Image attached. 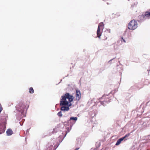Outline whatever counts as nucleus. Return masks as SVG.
<instances>
[{"instance_id": "nucleus-4", "label": "nucleus", "mask_w": 150, "mask_h": 150, "mask_svg": "<svg viewBox=\"0 0 150 150\" xmlns=\"http://www.w3.org/2000/svg\"><path fill=\"white\" fill-rule=\"evenodd\" d=\"M51 144L48 143V148L46 150H55L59 146V143L56 139H54L51 141Z\"/></svg>"}, {"instance_id": "nucleus-26", "label": "nucleus", "mask_w": 150, "mask_h": 150, "mask_svg": "<svg viewBox=\"0 0 150 150\" xmlns=\"http://www.w3.org/2000/svg\"><path fill=\"white\" fill-rule=\"evenodd\" d=\"M23 120H24H24H24V119H22V121Z\"/></svg>"}, {"instance_id": "nucleus-16", "label": "nucleus", "mask_w": 150, "mask_h": 150, "mask_svg": "<svg viewBox=\"0 0 150 150\" xmlns=\"http://www.w3.org/2000/svg\"><path fill=\"white\" fill-rule=\"evenodd\" d=\"M59 130V128L58 127H55L53 129L52 131L53 133H57Z\"/></svg>"}, {"instance_id": "nucleus-27", "label": "nucleus", "mask_w": 150, "mask_h": 150, "mask_svg": "<svg viewBox=\"0 0 150 150\" xmlns=\"http://www.w3.org/2000/svg\"><path fill=\"white\" fill-rule=\"evenodd\" d=\"M62 81V79H61V81Z\"/></svg>"}, {"instance_id": "nucleus-15", "label": "nucleus", "mask_w": 150, "mask_h": 150, "mask_svg": "<svg viewBox=\"0 0 150 150\" xmlns=\"http://www.w3.org/2000/svg\"><path fill=\"white\" fill-rule=\"evenodd\" d=\"M124 140L123 138L122 137L119 139L117 141V143L115 144L116 145H119L121 142L122 141Z\"/></svg>"}, {"instance_id": "nucleus-9", "label": "nucleus", "mask_w": 150, "mask_h": 150, "mask_svg": "<svg viewBox=\"0 0 150 150\" xmlns=\"http://www.w3.org/2000/svg\"><path fill=\"white\" fill-rule=\"evenodd\" d=\"M105 141V139L102 140L101 141L99 140L97 142H96V148H94L93 149V150H97V148H98L101 144H103L104 142Z\"/></svg>"}, {"instance_id": "nucleus-13", "label": "nucleus", "mask_w": 150, "mask_h": 150, "mask_svg": "<svg viewBox=\"0 0 150 150\" xmlns=\"http://www.w3.org/2000/svg\"><path fill=\"white\" fill-rule=\"evenodd\" d=\"M97 111L96 110H93L92 111H90L89 112V115L92 117H94L97 113Z\"/></svg>"}, {"instance_id": "nucleus-3", "label": "nucleus", "mask_w": 150, "mask_h": 150, "mask_svg": "<svg viewBox=\"0 0 150 150\" xmlns=\"http://www.w3.org/2000/svg\"><path fill=\"white\" fill-rule=\"evenodd\" d=\"M74 98V97L72 95H70L69 93H67L64 94V96H62L60 101L63 102L62 103L64 104H69L71 105V102L73 100Z\"/></svg>"}, {"instance_id": "nucleus-17", "label": "nucleus", "mask_w": 150, "mask_h": 150, "mask_svg": "<svg viewBox=\"0 0 150 150\" xmlns=\"http://www.w3.org/2000/svg\"><path fill=\"white\" fill-rule=\"evenodd\" d=\"M29 92L31 94H33L34 93V91L32 87H31L29 88Z\"/></svg>"}, {"instance_id": "nucleus-5", "label": "nucleus", "mask_w": 150, "mask_h": 150, "mask_svg": "<svg viewBox=\"0 0 150 150\" xmlns=\"http://www.w3.org/2000/svg\"><path fill=\"white\" fill-rule=\"evenodd\" d=\"M100 99L103 100L100 101V103L103 106H105L107 104L112 101L111 97L109 98L108 96L107 95H104L102 98Z\"/></svg>"}, {"instance_id": "nucleus-18", "label": "nucleus", "mask_w": 150, "mask_h": 150, "mask_svg": "<svg viewBox=\"0 0 150 150\" xmlns=\"http://www.w3.org/2000/svg\"><path fill=\"white\" fill-rule=\"evenodd\" d=\"M126 38H124V36H123H123H122L121 37V42H124V43H125L126 42V41H125V39Z\"/></svg>"}, {"instance_id": "nucleus-12", "label": "nucleus", "mask_w": 150, "mask_h": 150, "mask_svg": "<svg viewBox=\"0 0 150 150\" xmlns=\"http://www.w3.org/2000/svg\"><path fill=\"white\" fill-rule=\"evenodd\" d=\"M76 100H79L81 98V92L79 90H77L76 91Z\"/></svg>"}, {"instance_id": "nucleus-2", "label": "nucleus", "mask_w": 150, "mask_h": 150, "mask_svg": "<svg viewBox=\"0 0 150 150\" xmlns=\"http://www.w3.org/2000/svg\"><path fill=\"white\" fill-rule=\"evenodd\" d=\"M28 106L26 107L25 105L22 102H20L16 106V110L18 112V114L20 116V117L17 116V119L20 120L19 119L21 118L25 117L26 116V114Z\"/></svg>"}, {"instance_id": "nucleus-6", "label": "nucleus", "mask_w": 150, "mask_h": 150, "mask_svg": "<svg viewBox=\"0 0 150 150\" xmlns=\"http://www.w3.org/2000/svg\"><path fill=\"white\" fill-rule=\"evenodd\" d=\"M137 21L133 20L129 23L128 28L129 30H134L137 27Z\"/></svg>"}, {"instance_id": "nucleus-10", "label": "nucleus", "mask_w": 150, "mask_h": 150, "mask_svg": "<svg viewBox=\"0 0 150 150\" xmlns=\"http://www.w3.org/2000/svg\"><path fill=\"white\" fill-rule=\"evenodd\" d=\"M123 36L125 38H129L132 36V34L129 30H126L123 34Z\"/></svg>"}, {"instance_id": "nucleus-22", "label": "nucleus", "mask_w": 150, "mask_h": 150, "mask_svg": "<svg viewBox=\"0 0 150 150\" xmlns=\"http://www.w3.org/2000/svg\"><path fill=\"white\" fill-rule=\"evenodd\" d=\"M2 110H3L2 107L1 105V103H0V113H1V112Z\"/></svg>"}, {"instance_id": "nucleus-8", "label": "nucleus", "mask_w": 150, "mask_h": 150, "mask_svg": "<svg viewBox=\"0 0 150 150\" xmlns=\"http://www.w3.org/2000/svg\"><path fill=\"white\" fill-rule=\"evenodd\" d=\"M62 102H63L60 101V105L62 106L60 108L61 110L63 112L68 111L69 110V107L71 105H70L69 104H64V103H62Z\"/></svg>"}, {"instance_id": "nucleus-24", "label": "nucleus", "mask_w": 150, "mask_h": 150, "mask_svg": "<svg viewBox=\"0 0 150 150\" xmlns=\"http://www.w3.org/2000/svg\"><path fill=\"white\" fill-rule=\"evenodd\" d=\"M76 146V149L74 150H78V149H79L80 148V147H79V146Z\"/></svg>"}, {"instance_id": "nucleus-30", "label": "nucleus", "mask_w": 150, "mask_h": 150, "mask_svg": "<svg viewBox=\"0 0 150 150\" xmlns=\"http://www.w3.org/2000/svg\"><path fill=\"white\" fill-rule=\"evenodd\" d=\"M128 1H129V0H128Z\"/></svg>"}, {"instance_id": "nucleus-1", "label": "nucleus", "mask_w": 150, "mask_h": 150, "mask_svg": "<svg viewBox=\"0 0 150 150\" xmlns=\"http://www.w3.org/2000/svg\"><path fill=\"white\" fill-rule=\"evenodd\" d=\"M78 120L77 117H71L69 119L67 122H64V125H66L67 123L68 125L66 126V129L67 130L64 133V135L62 139H61L60 141L59 140L61 138V136H59L58 139V140H59V143H61L64 139V138L66 137L67 134L69 132L71 129L72 126L76 123V121Z\"/></svg>"}, {"instance_id": "nucleus-20", "label": "nucleus", "mask_w": 150, "mask_h": 150, "mask_svg": "<svg viewBox=\"0 0 150 150\" xmlns=\"http://www.w3.org/2000/svg\"><path fill=\"white\" fill-rule=\"evenodd\" d=\"M57 115L60 117H61L62 116V111H60L57 114Z\"/></svg>"}, {"instance_id": "nucleus-7", "label": "nucleus", "mask_w": 150, "mask_h": 150, "mask_svg": "<svg viewBox=\"0 0 150 150\" xmlns=\"http://www.w3.org/2000/svg\"><path fill=\"white\" fill-rule=\"evenodd\" d=\"M6 118L3 119V122L0 124V134L5 132L6 126Z\"/></svg>"}, {"instance_id": "nucleus-25", "label": "nucleus", "mask_w": 150, "mask_h": 150, "mask_svg": "<svg viewBox=\"0 0 150 150\" xmlns=\"http://www.w3.org/2000/svg\"><path fill=\"white\" fill-rule=\"evenodd\" d=\"M19 123L20 124V125H21V126H22L23 125V123H21V122H19Z\"/></svg>"}, {"instance_id": "nucleus-28", "label": "nucleus", "mask_w": 150, "mask_h": 150, "mask_svg": "<svg viewBox=\"0 0 150 150\" xmlns=\"http://www.w3.org/2000/svg\"><path fill=\"white\" fill-rule=\"evenodd\" d=\"M120 73L121 74V71H120Z\"/></svg>"}, {"instance_id": "nucleus-29", "label": "nucleus", "mask_w": 150, "mask_h": 150, "mask_svg": "<svg viewBox=\"0 0 150 150\" xmlns=\"http://www.w3.org/2000/svg\"><path fill=\"white\" fill-rule=\"evenodd\" d=\"M102 150H103V149H102Z\"/></svg>"}, {"instance_id": "nucleus-19", "label": "nucleus", "mask_w": 150, "mask_h": 150, "mask_svg": "<svg viewBox=\"0 0 150 150\" xmlns=\"http://www.w3.org/2000/svg\"><path fill=\"white\" fill-rule=\"evenodd\" d=\"M145 15V16L146 17H150V12H146Z\"/></svg>"}, {"instance_id": "nucleus-11", "label": "nucleus", "mask_w": 150, "mask_h": 150, "mask_svg": "<svg viewBox=\"0 0 150 150\" xmlns=\"http://www.w3.org/2000/svg\"><path fill=\"white\" fill-rule=\"evenodd\" d=\"M83 143V141L80 139H76V146L81 147Z\"/></svg>"}, {"instance_id": "nucleus-21", "label": "nucleus", "mask_w": 150, "mask_h": 150, "mask_svg": "<svg viewBox=\"0 0 150 150\" xmlns=\"http://www.w3.org/2000/svg\"><path fill=\"white\" fill-rule=\"evenodd\" d=\"M130 135V134L129 133H128L127 134L125 135V136L122 137V138H123L124 139L125 138L128 137Z\"/></svg>"}, {"instance_id": "nucleus-23", "label": "nucleus", "mask_w": 150, "mask_h": 150, "mask_svg": "<svg viewBox=\"0 0 150 150\" xmlns=\"http://www.w3.org/2000/svg\"><path fill=\"white\" fill-rule=\"evenodd\" d=\"M29 129H28L26 130V134L27 135L29 134Z\"/></svg>"}, {"instance_id": "nucleus-14", "label": "nucleus", "mask_w": 150, "mask_h": 150, "mask_svg": "<svg viewBox=\"0 0 150 150\" xmlns=\"http://www.w3.org/2000/svg\"><path fill=\"white\" fill-rule=\"evenodd\" d=\"M6 133L7 136H11L13 134V132L12 129L9 128L7 130Z\"/></svg>"}]
</instances>
